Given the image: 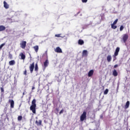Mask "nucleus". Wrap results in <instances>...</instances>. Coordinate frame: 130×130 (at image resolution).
I'll list each match as a JSON object with an SVG mask.
<instances>
[{
	"instance_id": "31",
	"label": "nucleus",
	"mask_w": 130,
	"mask_h": 130,
	"mask_svg": "<svg viewBox=\"0 0 130 130\" xmlns=\"http://www.w3.org/2000/svg\"><path fill=\"white\" fill-rule=\"evenodd\" d=\"M23 75H25V76L27 75V70H25V71L23 72Z\"/></svg>"
},
{
	"instance_id": "22",
	"label": "nucleus",
	"mask_w": 130,
	"mask_h": 130,
	"mask_svg": "<svg viewBox=\"0 0 130 130\" xmlns=\"http://www.w3.org/2000/svg\"><path fill=\"white\" fill-rule=\"evenodd\" d=\"M35 72H38V64L37 63L35 64Z\"/></svg>"
},
{
	"instance_id": "34",
	"label": "nucleus",
	"mask_w": 130,
	"mask_h": 130,
	"mask_svg": "<svg viewBox=\"0 0 130 130\" xmlns=\"http://www.w3.org/2000/svg\"><path fill=\"white\" fill-rule=\"evenodd\" d=\"M55 37H60V34L55 35Z\"/></svg>"
},
{
	"instance_id": "1",
	"label": "nucleus",
	"mask_w": 130,
	"mask_h": 130,
	"mask_svg": "<svg viewBox=\"0 0 130 130\" xmlns=\"http://www.w3.org/2000/svg\"><path fill=\"white\" fill-rule=\"evenodd\" d=\"M30 110H31L34 114L36 113V100L34 99L32 101L31 105L30 107Z\"/></svg>"
},
{
	"instance_id": "23",
	"label": "nucleus",
	"mask_w": 130,
	"mask_h": 130,
	"mask_svg": "<svg viewBox=\"0 0 130 130\" xmlns=\"http://www.w3.org/2000/svg\"><path fill=\"white\" fill-rule=\"evenodd\" d=\"M115 24H111V28L112 29H116L117 28V26L115 25Z\"/></svg>"
},
{
	"instance_id": "25",
	"label": "nucleus",
	"mask_w": 130,
	"mask_h": 130,
	"mask_svg": "<svg viewBox=\"0 0 130 130\" xmlns=\"http://www.w3.org/2000/svg\"><path fill=\"white\" fill-rule=\"evenodd\" d=\"M22 118H23V117L22 116H18L17 119L19 121H21Z\"/></svg>"
},
{
	"instance_id": "9",
	"label": "nucleus",
	"mask_w": 130,
	"mask_h": 130,
	"mask_svg": "<svg viewBox=\"0 0 130 130\" xmlns=\"http://www.w3.org/2000/svg\"><path fill=\"white\" fill-rule=\"evenodd\" d=\"M48 64H49V62L48 61V59H47L45 62H44V68L46 69L48 67Z\"/></svg>"
},
{
	"instance_id": "17",
	"label": "nucleus",
	"mask_w": 130,
	"mask_h": 130,
	"mask_svg": "<svg viewBox=\"0 0 130 130\" xmlns=\"http://www.w3.org/2000/svg\"><path fill=\"white\" fill-rule=\"evenodd\" d=\"M16 63L15 60H12L9 62V66H14Z\"/></svg>"
},
{
	"instance_id": "7",
	"label": "nucleus",
	"mask_w": 130,
	"mask_h": 130,
	"mask_svg": "<svg viewBox=\"0 0 130 130\" xmlns=\"http://www.w3.org/2000/svg\"><path fill=\"white\" fill-rule=\"evenodd\" d=\"M9 103H10V108H14L15 106V102L14 100L10 99L9 100Z\"/></svg>"
},
{
	"instance_id": "6",
	"label": "nucleus",
	"mask_w": 130,
	"mask_h": 130,
	"mask_svg": "<svg viewBox=\"0 0 130 130\" xmlns=\"http://www.w3.org/2000/svg\"><path fill=\"white\" fill-rule=\"evenodd\" d=\"M34 68H35V64L34 63V62H32L31 64H30L29 70L31 74H32V73H33V71H34Z\"/></svg>"
},
{
	"instance_id": "10",
	"label": "nucleus",
	"mask_w": 130,
	"mask_h": 130,
	"mask_svg": "<svg viewBox=\"0 0 130 130\" xmlns=\"http://www.w3.org/2000/svg\"><path fill=\"white\" fill-rule=\"evenodd\" d=\"M82 56H85L86 57V56H88V51L87 50H84L82 52Z\"/></svg>"
},
{
	"instance_id": "16",
	"label": "nucleus",
	"mask_w": 130,
	"mask_h": 130,
	"mask_svg": "<svg viewBox=\"0 0 130 130\" xmlns=\"http://www.w3.org/2000/svg\"><path fill=\"white\" fill-rule=\"evenodd\" d=\"M111 59H112V57L111 55H108L107 56V60L108 62H110L111 61Z\"/></svg>"
},
{
	"instance_id": "30",
	"label": "nucleus",
	"mask_w": 130,
	"mask_h": 130,
	"mask_svg": "<svg viewBox=\"0 0 130 130\" xmlns=\"http://www.w3.org/2000/svg\"><path fill=\"white\" fill-rule=\"evenodd\" d=\"M123 29H124V27H123V25H121V26L120 27V31H122Z\"/></svg>"
},
{
	"instance_id": "12",
	"label": "nucleus",
	"mask_w": 130,
	"mask_h": 130,
	"mask_svg": "<svg viewBox=\"0 0 130 130\" xmlns=\"http://www.w3.org/2000/svg\"><path fill=\"white\" fill-rule=\"evenodd\" d=\"M4 7L6 9H9V8H10V6L9 5V4H8V3L6 1L4 2Z\"/></svg>"
},
{
	"instance_id": "5",
	"label": "nucleus",
	"mask_w": 130,
	"mask_h": 130,
	"mask_svg": "<svg viewBox=\"0 0 130 130\" xmlns=\"http://www.w3.org/2000/svg\"><path fill=\"white\" fill-rule=\"evenodd\" d=\"M26 44H27V42L22 41L20 43V47L22 48V49H25V48H26Z\"/></svg>"
},
{
	"instance_id": "19",
	"label": "nucleus",
	"mask_w": 130,
	"mask_h": 130,
	"mask_svg": "<svg viewBox=\"0 0 130 130\" xmlns=\"http://www.w3.org/2000/svg\"><path fill=\"white\" fill-rule=\"evenodd\" d=\"M125 109H126L129 107V101H127L125 105Z\"/></svg>"
},
{
	"instance_id": "11",
	"label": "nucleus",
	"mask_w": 130,
	"mask_h": 130,
	"mask_svg": "<svg viewBox=\"0 0 130 130\" xmlns=\"http://www.w3.org/2000/svg\"><path fill=\"white\" fill-rule=\"evenodd\" d=\"M36 124L38 126H39L40 125H42V120H39V121L36 120Z\"/></svg>"
},
{
	"instance_id": "4",
	"label": "nucleus",
	"mask_w": 130,
	"mask_h": 130,
	"mask_svg": "<svg viewBox=\"0 0 130 130\" xmlns=\"http://www.w3.org/2000/svg\"><path fill=\"white\" fill-rule=\"evenodd\" d=\"M122 39L124 43H126V41H127V39H128V35L126 34L123 35Z\"/></svg>"
},
{
	"instance_id": "26",
	"label": "nucleus",
	"mask_w": 130,
	"mask_h": 130,
	"mask_svg": "<svg viewBox=\"0 0 130 130\" xmlns=\"http://www.w3.org/2000/svg\"><path fill=\"white\" fill-rule=\"evenodd\" d=\"M8 57L9 58H10V59H12V58H13V55L11 54V53H9L8 55Z\"/></svg>"
},
{
	"instance_id": "8",
	"label": "nucleus",
	"mask_w": 130,
	"mask_h": 130,
	"mask_svg": "<svg viewBox=\"0 0 130 130\" xmlns=\"http://www.w3.org/2000/svg\"><path fill=\"white\" fill-rule=\"evenodd\" d=\"M55 52H57V53H62V50L59 47H57L55 49Z\"/></svg>"
},
{
	"instance_id": "29",
	"label": "nucleus",
	"mask_w": 130,
	"mask_h": 130,
	"mask_svg": "<svg viewBox=\"0 0 130 130\" xmlns=\"http://www.w3.org/2000/svg\"><path fill=\"white\" fill-rule=\"evenodd\" d=\"M117 22H118V19H116L113 23V25H115Z\"/></svg>"
},
{
	"instance_id": "15",
	"label": "nucleus",
	"mask_w": 130,
	"mask_h": 130,
	"mask_svg": "<svg viewBox=\"0 0 130 130\" xmlns=\"http://www.w3.org/2000/svg\"><path fill=\"white\" fill-rule=\"evenodd\" d=\"M19 56H21V59H23V60L26 58V55L23 53H20Z\"/></svg>"
},
{
	"instance_id": "20",
	"label": "nucleus",
	"mask_w": 130,
	"mask_h": 130,
	"mask_svg": "<svg viewBox=\"0 0 130 130\" xmlns=\"http://www.w3.org/2000/svg\"><path fill=\"white\" fill-rule=\"evenodd\" d=\"M34 49H35V51L36 52H38V50H39V46L38 45L35 46L33 47Z\"/></svg>"
},
{
	"instance_id": "39",
	"label": "nucleus",
	"mask_w": 130,
	"mask_h": 130,
	"mask_svg": "<svg viewBox=\"0 0 130 130\" xmlns=\"http://www.w3.org/2000/svg\"><path fill=\"white\" fill-rule=\"evenodd\" d=\"M45 53H46V55H47V51H46L45 52Z\"/></svg>"
},
{
	"instance_id": "37",
	"label": "nucleus",
	"mask_w": 130,
	"mask_h": 130,
	"mask_svg": "<svg viewBox=\"0 0 130 130\" xmlns=\"http://www.w3.org/2000/svg\"><path fill=\"white\" fill-rule=\"evenodd\" d=\"M87 1H82V3H86Z\"/></svg>"
},
{
	"instance_id": "28",
	"label": "nucleus",
	"mask_w": 130,
	"mask_h": 130,
	"mask_svg": "<svg viewBox=\"0 0 130 130\" xmlns=\"http://www.w3.org/2000/svg\"><path fill=\"white\" fill-rule=\"evenodd\" d=\"M5 45H6V43H3L0 45V50H2V48H3Z\"/></svg>"
},
{
	"instance_id": "14",
	"label": "nucleus",
	"mask_w": 130,
	"mask_h": 130,
	"mask_svg": "<svg viewBox=\"0 0 130 130\" xmlns=\"http://www.w3.org/2000/svg\"><path fill=\"white\" fill-rule=\"evenodd\" d=\"M112 75L114 76V77H117V76H118V73H117V71H116V70L114 69L113 71Z\"/></svg>"
},
{
	"instance_id": "2",
	"label": "nucleus",
	"mask_w": 130,
	"mask_h": 130,
	"mask_svg": "<svg viewBox=\"0 0 130 130\" xmlns=\"http://www.w3.org/2000/svg\"><path fill=\"white\" fill-rule=\"evenodd\" d=\"M120 50V48L119 47H118L116 48L115 53H114V54L113 56V61H115V60H116V56H117V55H118V52H119Z\"/></svg>"
},
{
	"instance_id": "21",
	"label": "nucleus",
	"mask_w": 130,
	"mask_h": 130,
	"mask_svg": "<svg viewBox=\"0 0 130 130\" xmlns=\"http://www.w3.org/2000/svg\"><path fill=\"white\" fill-rule=\"evenodd\" d=\"M78 44L79 45H83V44H84V41L83 40H78Z\"/></svg>"
},
{
	"instance_id": "36",
	"label": "nucleus",
	"mask_w": 130,
	"mask_h": 130,
	"mask_svg": "<svg viewBox=\"0 0 130 130\" xmlns=\"http://www.w3.org/2000/svg\"><path fill=\"white\" fill-rule=\"evenodd\" d=\"M35 89V87L32 86V88H31V90H34Z\"/></svg>"
},
{
	"instance_id": "35",
	"label": "nucleus",
	"mask_w": 130,
	"mask_h": 130,
	"mask_svg": "<svg viewBox=\"0 0 130 130\" xmlns=\"http://www.w3.org/2000/svg\"><path fill=\"white\" fill-rule=\"evenodd\" d=\"M28 100H29L28 102H30V101L31 100V96H29L28 98Z\"/></svg>"
},
{
	"instance_id": "3",
	"label": "nucleus",
	"mask_w": 130,
	"mask_h": 130,
	"mask_svg": "<svg viewBox=\"0 0 130 130\" xmlns=\"http://www.w3.org/2000/svg\"><path fill=\"white\" fill-rule=\"evenodd\" d=\"M87 117V112H83L80 116V121H84Z\"/></svg>"
},
{
	"instance_id": "40",
	"label": "nucleus",
	"mask_w": 130,
	"mask_h": 130,
	"mask_svg": "<svg viewBox=\"0 0 130 130\" xmlns=\"http://www.w3.org/2000/svg\"><path fill=\"white\" fill-rule=\"evenodd\" d=\"M56 111H59V110H58V108H56Z\"/></svg>"
},
{
	"instance_id": "13",
	"label": "nucleus",
	"mask_w": 130,
	"mask_h": 130,
	"mask_svg": "<svg viewBox=\"0 0 130 130\" xmlns=\"http://www.w3.org/2000/svg\"><path fill=\"white\" fill-rule=\"evenodd\" d=\"M93 74H94V70H91L88 72V77H92V76H93Z\"/></svg>"
},
{
	"instance_id": "38",
	"label": "nucleus",
	"mask_w": 130,
	"mask_h": 130,
	"mask_svg": "<svg viewBox=\"0 0 130 130\" xmlns=\"http://www.w3.org/2000/svg\"><path fill=\"white\" fill-rule=\"evenodd\" d=\"M25 92H26V90H25L24 92H23V95H25Z\"/></svg>"
},
{
	"instance_id": "27",
	"label": "nucleus",
	"mask_w": 130,
	"mask_h": 130,
	"mask_svg": "<svg viewBox=\"0 0 130 130\" xmlns=\"http://www.w3.org/2000/svg\"><path fill=\"white\" fill-rule=\"evenodd\" d=\"M1 89V93L3 94H4V92H5V90L4 89V86H3L2 87L0 88Z\"/></svg>"
},
{
	"instance_id": "32",
	"label": "nucleus",
	"mask_w": 130,
	"mask_h": 130,
	"mask_svg": "<svg viewBox=\"0 0 130 130\" xmlns=\"http://www.w3.org/2000/svg\"><path fill=\"white\" fill-rule=\"evenodd\" d=\"M116 68H118V64H115L114 66V69H116Z\"/></svg>"
},
{
	"instance_id": "18",
	"label": "nucleus",
	"mask_w": 130,
	"mask_h": 130,
	"mask_svg": "<svg viewBox=\"0 0 130 130\" xmlns=\"http://www.w3.org/2000/svg\"><path fill=\"white\" fill-rule=\"evenodd\" d=\"M6 30V27L4 25H0V32L5 31Z\"/></svg>"
},
{
	"instance_id": "24",
	"label": "nucleus",
	"mask_w": 130,
	"mask_h": 130,
	"mask_svg": "<svg viewBox=\"0 0 130 130\" xmlns=\"http://www.w3.org/2000/svg\"><path fill=\"white\" fill-rule=\"evenodd\" d=\"M109 90L108 89H106V90L104 92V95H107L108 94Z\"/></svg>"
},
{
	"instance_id": "41",
	"label": "nucleus",
	"mask_w": 130,
	"mask_h": 130,
	"mask_svg": "<svg viewBox=\"0 0 130 130\" xmlns=\"http://www.w3.org/2000/svg\"><path fill=\"white\" fill-rule=\"evenodd\" d=\"M44 122H45V123H46V121H45V120H44Z\"/></svg>"
},
{
	"instance_id": "42",
	"label": "nucleus",
	"mask_w": 130,
	"mask_h": 130,
	"mask_svg": "<svg viewBox=\"0 0 130 130\" xmlns=\"http://www.w3.org/2000/svg\"><path fill=\"white\" fill-rule=\"evenodd\" d=\"M82 1H88V0H82Z\"/></svg>"
},
{
	"instance_id": "33",
	"label": "nucleus",
	"mask_w": 130,
	"mask_h": 130,
	"mask_svg": "<svg viewBox=\"0 0 130 130\" xmlns=\"http://www.w3.org/2000/svg\"><path fill=\"white\" fill-rule=\"evenodd\" d=\"M63 109H62L59 112V114H61V113H63Z\"/></svg>"
}]
</instances>
